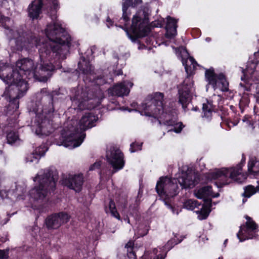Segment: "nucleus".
<instances>
[{
	"mask_svg": "<svg viewBox=\"0 0 259 259\" xmlns=\"http://www.w3.org/2000/svg\"><path fill=\"white\" fill-rule=\"evenodd\" d=\"M9 248L5 249H0V259H8L9 257Z\"/></svg>",
	"mask_w": 259,
	"mask_h": 259,
	"instance_id": "obj_43",
	"label": "nucleus"
},
{
	"mask_svg": "<svg viewBox=\"0 0 259 259\" xmlns=\"http://www.w3.org/2000/svg\"><path fill=\"white\" fill-rule=\"evenodd\" d=\"M132 3L133 0H123L122 15L120 20H122L124 23L123 25L116 24V26L124 30L128 37L133 42H136L139 38L147 36L150 32L149 25L150 11L146 7L139 10L133 15L132 24L128 26L132 14L129 8L132 6Z\"/></svg>",
	"mask_w": 259,
	"mask_h": 259,
	"instance_id": "obj_2",
	"label": "nucleus"
},
{
	"mask_svg": "<svg viewBox=\"0 0 259 259\" xmlns=\"http://www.w3.org/2000/svg\"><path fill=\"white\" fill-rule=\"evenodd\" d=\"M106 20H107V22H108L109 23V24L110 26H112L113 25V22L109 17H107Z\"/></svg>",
	"mask_w": 259,
	"mask_h": 259,
	"instance_id": "obj_55",
	"label": "nucleus"
},
{
	"mask_svg": "<svg viewBox=\"0 0 259 259\" xmlns=\"http://www.w3.org/2000/svg\"><path fill=\"white\" fill-rule=\"evenodd\" d=\"M222 111L224 112H223L224 116H225L226 115V109L223 108Z\"/></svg>",
	"mask_w": 259,
	"mask_h": 259,
	"instance_id": "obj_61",
	"label": "nucleus"
},
{
	"mask_svg": "<svg viewBox=\"0 0 259 259\" xmlns=\"http://www.w3.org/2000/svg\"><path fill=\"white\" fill-rule=\"evenodd\" d=\"M126 249V255L127 259H137V255L134 250V242L129 241L125 246Z\"/></svg>",
	"mask_w": 259,
	"mask_h": 259,
	"instance_id": "obj_30",
	"label": "nucleus"
},
{
	"mask_svg": "<svg viewBox=\"0 0 259 259\" xmlns=\"http://www.w3.org/2000/svg\"><path fill=\"white\" fill-rule=\"evenodd\" d=\"M143 3L142 0H133V3L132 4V8H136L139 5H141Z\"/></svg>",
	"mask_w": 259,
	"mask_h": 259,
	"instance_id": "obj_49",
	"label": "nucleus"
},
{
	"mask_svg": "<svg viewBox=\"0 0 259 259\" xmlns=\"http://www.w3.org/2000/svg\"><path fill=\"white\" fill-rule=\"evenodd\" d=\"M242 122L245 126L251 130H254L256 127L259 128V114H255L254 117L248 115H245L242 118Z\"/></svg>",
	"mask_w": 259,
	"mask_h": 259,
	"instance_id": "obj_23",
	"label": "nucleus"
},
{
	"mask_svg": "<svg viewBox=\"0 0 259 259\" xmlns=\"http://www.w3.org/2000/svg\"><path fill=\"white\" fill-rule=\"evenodd\" d=\"M165 125L168 126H174V127L171 131L176 133H180L184 127L182 122H178V117L176 111L172 109H169L167 117L163 120Z\"/></svg>",
	"mask_w": 259,
	"mask_h": 259,
	"instance_id": "obj_17",
	"label": "nucleus"
},
{
	"mask_svg": "<svg viewBox=\"0 0 259 259\" xmlns=\"http://www.w3.org/2000/svg\"><path fill=\"white\" fill-rule=\"evenodd\" d=\"M202 199L204 201V204L203 205H206L207 207H209L211 208V207L212 206L211 205V202H212L211 199L209 198H208V197L203 198Z\"/></svg>",
	"mask_w": 259,
	"mask_h": 259,
	"instance_id": "obj_48",
	"label": "nucleus"
},
{
	"mask_svg": "<svg viewBox=\"0 0 259 259\" xmlns=\"http://www.w3.org/2000/svg\"><path fill=\"white\" fill-rule=\"evenodd\" d=\"M218 259H223V257L222 256H220L218 258Z\"/></svg>",
	"mask_w": 259,
	"mask_h": 259,
	"instance_id": "obj_64",
	"label": "nucleus"
},
{
	"mask_svg": "<svg viewBox=\"0 0 259 259\" xmlns=\"http://www.w3.org/2000/svg\"><path fill=\"white\" fill-rule=\"evenodd\" d=\"M218 82L221 84V90L223 92H227L229 91V82L224 74L223 73H219V80Z\"/></svg>",
	"mask_w": 259,
	"mask_h": 259,
	"instance_id": "obj_34",
	"label": "nucleus"
},
{
	"mask_svg": "<svg viewBox=\"0 0 259 259\" xmlns=\"http://www.w3.org/2000/svg\"><path fill=\"white\" fill-rule=\"evenodd\" d=\"M211 211L210 207H207L206 205H203L200 210H198L196 213L198 214V218L200 220H205L208 217Z\"/></svg>",
	"mask_w": 259,
	"mask_h": 259,
	"instance_id": "obj_35",
	"label": "nucleus"
},
{
	"mask_svg": "<svg viewBox=\"0 0 259 259\" xmlns=\"http://www.w3.org/2000/svg\"><path fill=\"white\" fill-rule=\"evenodd\" d=\"M230 109H231V110L233 112H235V107H234L233 106L231 105V106H230Z\"/></svg>",
	"mask_w": 259,
	"mask_h": 259,
	"instance_id": "obj_59",
	"label": "nucleus"
},
{
	"mask_svg": "<svg viewBox=\"0 0 259 259\" xmlns=\"http://www.w3.org/2000/svg\"><path fill=\"white\" fill-rule=\"evenodd\" d=\"M257 65V60L248 62L246 65V71L249 73L251 77H255L256 74V68Z\"/></svg>",
	"mask_w": 259,
	"mask_h": 259,
	"instance_id": "obj_32",
	"label": "nucleus"
},
{
	"mask_svg": "<svg viewBox=\"0 0 259 259\" xmlns=\"http://www.w3.org/2000/svg\"><path fill=\"white\" fill-rule=\"evenodd\" d=\"M43 4L41 0H33L28 7V14L30 18L33 20L39 19L42 13Z\"/></svg>",
	"mask_w": 259,
	"mask_h": 259,
	"instance_id": "obj_18",
	"label": "nucleus"
},
{
	"mask_svg": "<svg viewBox=\"0 0 259 259\" xmlns=\"http://www.w3.org/2000/svg\"><path fill=\"white\" fill-rule=\"evenodd\" d=\"M197 203L194 200L191 199H189L186 200L184 203V207L187 209L193 210L196 208L195 204Z\"/></svg>",
	"mask_w": 259,
	"mask_h": 259,
	"instance_id": "obj_41",
	"label": "nucleus"
},
{
	"mask_svg": "<svg viewBox=\"0 0 259 259\" xmlns=\"http://www.w3.org/2000/svg\"><path fill=\"white\" fill-rule=\"evenodd\" d=\"M189 59L191 63V65H193V68L191 65H188L187 64V60H183V64L185 66V69L187 73V77H191L194 74V71L196 69V66L198 65L197 62L193 57L190 56Z\"/></svg>",
	"mask_w": 259,
	"mask_h": 259,
	"instance_id": "obj_27",
	"label": "nucleus"
},
{
	"mask_svg": "<svg viewBox=\"0 0 259 259\" xmlns=\"http://www.w3.org/2000/svg\"><path fill=\"white\" fill-rule=\"evenodd\" d=\"M257 162H254L253 160H250L248 163V171L249 174L252 175H256L258 172H259V170L257 171H254L253 170V167L255 166V164Z\"/></svg>",
	"mask_w": 259,
	"mask_h": 259,
	"instance_id": "obj_42",
	"label": "nucleus"
},
{
	"mask_svg": "<svg viewBox=\"0 0 259 259\" xmlns=\"http://www.w3.org/2000/svg\"><path fill=\"white\" fill-rule=\"evenodd\" d=\"M122 74V70H119L118 71V73H117V74L118 75H121Z\"/></svg>",
	"mask_w": 259,
	"mask_h": 259,
	"instance_id": "obj_60",
	"label": "nucleus"
},
{
	"mask_svg": "<svg viewBox=\"0 0 259 259\" xmlns=\"http://www.w3.org/2000/svg\"><path fill=\"white\" fill-rule=\"evenodd\" d=\"M70 219V215L65 212L53 213L46 218L45 224L48 230H56L62 225L68 223Z\"/></svg>",
	"mask_w": 259,
	"mask_h": 259,
	"instance_id": "obj_13",
	"label": "nucleus"
},
{
	"mask_svg": "<svg viewBox=\"0 0 259 259\" xmlns=\"http://www.w3.org/2000/svg\"><path fill=\"white\" fill-rule=\"evenodd\" d=\"M142 143H139L137 142H133L130 145V151H131V153H133L139 150H141L142 149Z\"/></svg>",
	"mask_w": 259,
	"mask_h": 259,
	"instance_id": "obj_40",
	"label": "nucleus"
},
{
	"mask_svg": "<svg viewBox=\"0 0 259 259\" xmlns=\"http://www.w3.org/2000/svg\"><path fill=\"white\" fill-rule=\"evenodd\" d=\"M196 197L198 199H202L203 198L211 196L212 198H217L220 196L219 193H214L212 191L211 186L207 185L201 187L195 191Z\"/></svg>",
	"mask_w": 259,
	"mask_h": 259,
	"instance_id": "obj_22",
	"label": "nucleus"
},
{
	"mask_svg": "<svg viewBox=\"0 0 259 259\" xmlns=\"http://www.w3.org/2000/svg\"><path fill=\"white\" fill-rule=\"evenodd\" d=\"M177 182L182 189L191 188L195 186L194 176L190 168L183 170L181 176L177 179H170L168 177H161L157 181L156 191L160 196L174 197L179 193Z\"/></svg>",
	"mask_w": 259,
	"mask_h": 259,
	"instance_id": "obj_5",
	"label": "nucleus"
},
{
	"mask_svg": "<svg viewBox=\"0 0 259 259\" xmlns=\"http://www.w3.org/2000/svg\"><path fill=\"white\" fill-rule=\"evenodd\" d=\"M256 189L257 190H259V185L256 187Z\"/></svg>",
	"mask_w": 259,
	"mask_h": 259,
	"instance_id": "obj_63",
	"label": "nucleus"
},
{
	"mask_svg": "<svg viewBox=\"0 0 259 259\" xmlns=\"http://www.w3.org/2000/svg\"><path fill=\"white\" fill-rule=\"evenodd\" d=\"M71 100L81 110L94 109L99 107L102 102V99L97 95L93 89L82 90L80 94H75L71 97Z\"/></svg>",
	"mask_w": 259,
	"mask_h": 259,
	"instance_id": "obj_10",
	"label": "nucleus"
},
{
	"mask_svg": "<svg viewBox=\"0 0 259 259\" xmlns=\"http://www.w3.org/2000/svg\"><path fill=\"white\" fill-rule=\"evenodd\" d=\"M106 157L107 162L113 168V174L123 168L125 164L124 155L119 148H111L110 150L107 151Z\"/></svg>",
	"mask_w": 259,
	"mask_h": 259,
	"instance_id": "obj_12",
	"label": "nucleus"
},
{
	"mask_svg": "<svg viewBox=\"0 0 259 259\" xmlns=\"http://www.w3.org/2000/svg\"><path fill=\"white\" fill-rule=\"evenodd\" d=\"M244 218L246 222L245 224L240 227L237 234L238 239L240 241H243L246 239L257 238V233L258 232V225L249 216L245 215Z\"/></svg>",
	"mask_w": 259,
	"mask_h": 259,
	"instance_id": "obj_11",
	"label": "nucleus"
},
{
	"mask_svg": "<svg viewBox=\"0 0 259 259\" xmlns=\"http://www.w3.org/2000/svg\"><path fill=\"white\" fill-rule=\"evenodd\" d=\"M164 23V21L157 20L152 22L153 27H162Z\"/></svg>",
	"mask_w": 259,
	"mask_h": 259,
	"instance_id": "obj_47",
	"label": "nucleus"
},
{
	"mask_svg": "<svg viewBox=\"0 0 259 259\" xmlns=\"http://www.w3.org/2000/svg\"><path fill=\"white\" fill-rule=\"evenodd\" d=\"M164 94L160 92L155 93L150 100L142 104L141 115L163 120L167 117L168 110L163 106Z\"/></svg>",
	"mask_w": 259,
	"mask_h": 259,
	"instance_id": "obj_8",
	"label": "nucleus"
},
{
	"mask_svg": "<svg viewBox=\"0 0 259 259\" xmlns=\"http://www.w3.org/2000/svg\"><path fill=\"white\" fill-rule=\"evenodd\" d=\"M254 98L256 99V102L259 105V91L254 95Z\"/></svg>",
	"mask_w": 259,
	"mask_h": 259,
	"instance_id": "obj_54",
	"label": "nucleus"
},
{
	"mask_svg": "<svg viewBox=\"0 0 259 259\" xmlns=\"http://www.w3.org/2000/svg\"><path fill=\"white\" fill-rule=\"evenodd\" d=\"M142 194H140V190L138 192V195L136 197V204L137 205H138L139 204L140 202V201H141V198L142 197Z\"/></svg>",
	"mask_w": 259,
	"mask_h": 259,
	"instance_id": "obj_53",
	"label": "nucleus"
},
{
	"mask_svg": "<svg viewBox=\"0 0 259 259\" xmlns=\"http://www.w3.org/2000/svg\"><path fill=\"white\" fill-rule=\"evenodd\" d=\"M194 201H195L197 202L195 204L196 208L198 207L199 206H200L201 205V203L200 202H199L197 200H194Z\"/></svg>",
	"mask_w": 259,
	"mask_h": 259,
	"instance_id": "obj_56",
	"label": "nucleus"
},
{
	"mask_svg": "<svg viewBox=\"0 0 259 259\" xmlns=\"http://www.w3.org/2000/svg\"><path fill=\"white\" fill-rule=\"evenodd\" d=\"M240 118L238 116H236L235 117L233 121H230L231 123H232V126H235L236 125L238 122H239Z\"/></svg>",
	"mask_w": 259,
	"mask_h": 259,
	"instance_id": "obj_52",
	"label": "nucleus"
},
{
	"mask_svg": "<svg viewBox=\"0 0 259 259\" xmlns=\"http://www.w3.org/2000/svg\"><path fill=\"white\" fill-rule=\"evenodd\" d=\"M105 211L106 213H110L113 217L120 220V215L117 210L115 203L113 199H110L108 206L105 207Z\"/></svg>",
	"mask_w": 259,
	"mask_h": 259,
	"instance_id": "obj_28",
	"label": "nucleus"
},
{
	"mask_svg": "<svg viewBox=\"0 0 259 259\" xmlns=\"http://www.w3.org/2000/svg\"><path fill=\"white\" fill-rule=\"evenodd\" d=\"M98 117L92 113H85L79 120L78 126L71 131H62L59 138V145L65 147L75 148L79 146L85 137L84 132L95 125Z\"/></svg>",
	"mask_w": 259,
	"mask_h": 259,
	"instance_id": "obj_6",
	"label": "nucleus"
},
{
	"mask_svg": "<svg viewBox=\"0 0 259 259\" xmlns=\"http://www.w3.org/2000/svg\"><path fill=\"white\" fill-rule=\"evenodd\" d=\"M190 78L186 77L182 85L178 90L179 102L182 105L184 109L187 108V106L191 102L192 99L191 92L193 82H190Z\"/></svg>",
	"mask_w": 259,
	"mask_h": 259,
	"instance_id": "obj_14",
	"label": "nucleus"
},
{
	"mask_svg": "<svg viewBox=\"0 0 259 259\" xmlns=\"http://www.w3.org/2000/svg\"><path fill=\"white\" fill-rule=\"evenodd\" d=\"M47 150V149L44 146L37 147L33 152L27 155L25 157L26 162L38 163L40 157L45 155Z\"/></svg>",
	"mask_w": 259,
	"mask_h": 259,
	"instance_id": "obj_21",
	"label": "nucleus"
},
{
	"mask_svg": "<svg viewBox=\"0 0 259 259\" xmlns=\"http://www.w3.org/2000/svg\"><path fill=\"white\" fill-rule=\"evenodd\" d=\"M167 254V252L164 254L160 253L157 255H156L153 259H164Z\"/></svg>",
	"mask_w": 259,
	"mask_h": 259,
	"instance_id": "obj_50",
	"label": "nucleus"
},
{
	"mask_svg": "<svg viewBox=\"0 0 259 259\" xmlns=\"http://www.w3.org/2000/svg\"><path fill=\"white\" fill-rule=\"evenodd\" d=\"M131 106L133 108V110H135V111H139L140 112L141 111H139L140 108L137 103L133 102L131 104Z\"/></svg>",
	"mask_w": 259,
	"mask_h": 259,
	"instance_id": "obj_51",
	"label": "nucleus"
},
{
	"mask_svg": "<svg viewBox=\"0 0 259 259\" xmlns=\"http://www.w3.org/2000/svg\"><path fill=\"white\" fill-rule=\"evenodd\" d=\"M130 92L129 89L123 83L115 85L110 90V93L113 96L121 97L126 96Z\"/></svg>",
	"mask_w": 259,
	"mask_h": 259,
	"instance_id": "obj_25",
	"label": "nucleus"
},
{
	"mask_svg": "<svg viewBox=\"0 0 259 259\" xmlns=\"http://www.w3.org/2000/svg\"><path fill=\"white\" fill-rule=\"evenodd\" d=\"M215 106L213 105L212 101L206 99L205 102L202 104L201 117L207 121H210L213 112H215Z\"/></svg>",
	"mask_w": 259,
	"mask_h": 259,
	"instance_id": "obj_20",
	"label": "nucleus"
},
{
	"mask_svg": "<svg viewBox=\"0 0 259 259\" xmlns=\"http://www.w3.org/2000/svg\"><path fill=\"white\" fill-rule=\"evenodd\" d=\"M61 95L59 90L50 92L48 89H41L38 94V102L42 107L41 113L36 114L34 123L36 125L37 135H48L51 127V122L55 110V105L58 100L57 97Z\"/></svg>",
	"mask_w": 259,
	"mask_h": 259,
	"instance_id": "obj_4",
	"label": "nucleus"
},
{
	"mask_svg": "<svg viewBox=\"0 0 259 259\" xmlns=\"http://www.w3.org/2000/svg\"><path fill=\"white\" fill-rule=\"evenodd\" d=\"M38 180V184L29 192L30 197L35 200H42L48 194L54 193L56 189L58 178L51 168L44 170L42 175L37 174L33 181Z\"/></svg>",
	"mask_w": 259,
	"mask_h": 259,
	"instance_id": "obj_7",
	"label": "nucleus"
},
{
	"mask_svg": "<svg viewBox=\"0 0 259 259\" xmlns=\"http://www.w3.org/2000/svg\"><path fill=\"white\" fill-rule=\"evenodd\" d=\"M10 21V18L8 17L5 16L0 13V25L5 29L9 30L10 27L7 24Z\"/></svg>",
	"mask_w": 259,
	"mask_h": 259,
	"instance_id": "obj_39",
	"label": "nucleus"
},
{
	"mask_svg": "<svg viewBox=\"0 0 259 259\" xmlns=\"http://www.w3.org/2000/svg\"><path fill=\"white\" fill-rule=\"evenodd\" d=\"M178 21L169 16L167 17V22L165 26V37L171 39L174 38L177 34Z\"/></svg>",
	"mask_w": 259,
	"mask_h": 259,
	"instance_id": "obj_19",
	"label": "nucleus"
},
{
	"mask_svg": "<svg viewBox=\"0 0 259 259\" xmlns=\"http://www.w3.org/2000/svg\"><path fill=\"white\" fill-rule=\"evenodd\" d=\"M15 88L18 91L17 95L16 97H12L11 91L8 90H6L3 95V97H4L7 101H9V104L6 107V112L7 114L12 115L18 109L19 107V99L23 96V94L26 92L19 91L16 86H15Z\"/></svg>",
	"mask_w": 259,
	"mask_h": 259,
	"instance_id": "obj_15",
	"label": "nucleus"
},
{
	"mask_svg": "<svg viewBox=\"0 0 259 259\" xmlns=\"http://www.w3.org/2000/svg\"><path fill=\"white\" fill-rule=\"evenodd\" d=\"M6 139L8 144L13 145L17 141L20 140L18 132L13 130L7 131Z\"/></svg>",
	"mask_w": 259,
	"mask_h": 259,
	"instance_id": "obj_29",
	"label": "nucleus"
},
{
	"mask_svg": "<svg viewBox=\"0 0 259 259\" xmlns=\"http://www.w3.org/2000/svg\"><path fill=\"white\" fill-rule=\"evenodd\" d=\"M45 31L50 41L39 48L40 63L35 67V73L33 72V78L43 82L62 68V61L69 53L72 41L70 35L56 22L48 24Z\"/></svg>",
	"mask_w": 259,
	"mask_h": 259,
	"instance_id": "obj_1",
	"label": "nucleus"
},
{
	"mask_svg": "<svg viewBox=\"0 0 259 259\" xmlns=\"http://www.w3.org/2000/svg\"><path fill=\"white\" fill-rule=\"evenodd\" d=\"M43 7L45 8L53 9L55 12L59 8V2L57 0H41Z\"/></svg>",
	"mask_w": 259,
	"mask_h": 259,
	"instance_id": "obj_33",
	"label": "nucleus"
},
{
	"mask_svg": "<svg viewBox=\"0 0 259 259\" xmlns=\"http://www.w3.org/2000/svg\"><path fill=\"white\" fill-rule=\"evenodd\" d=\"M83 182V176L82 174L69 175L68 178L64 179L62 181V184L64 186L78 193L82 190Z\"/></svg>",
	"mask_w": 259,
	"mask_h": 259,
	"instance_id": "obj_16",
	"label": "nucleus"
},
{
	"mask_svg": "<svg viewBox=\"0 0 259 259\" xmlns=\"http://www.w3.org/2000/svg\"><path fill=\"white\" fill-rule=\"evenodd\" d=\"M239 85L242 88L244 91L250 92L251 91V85L250 84L245 82V83H240Z\"/></svg>",
	"mask_w": 259,
	"mask_h": 259,
	"instance_id": "obj_46",
	"label": "nucleus"
},
{
	"mask_svg": "<svg viewBox=\"0 0 259 259\" xmlns=\"http://www.w3.org/2000/svg\"><path fill=\"white\" fill-rule=\"evenodd\" d=\"M257 191L256 188L252 185H248L245 187L243 196L246 198H249L254 194Z\"/></svg>",
	"mask_w": 259,
	"mask_h": 259,
	"instance_id": "obj_38",
	"label": "nucleus"
},
{
	"mask_svg": "<svg viewBox=\"0 0 259 259\" xmlns=\"http://www.w3.org/2000/svg\"><path fill=\"white\" fill-rule=\"evenodd\" d=\"M148 229L146 227H144L143 229L139 228L137 231V234L139 237H143L148 234Z\"/></svg>",
	"mask_w": 259,
	"mask_h": 259,
	"instance_id": "obj_45",
	"label": "nucleus"
},
{
	"mask_svg": "<svg viewBox=\"0 0 259 259\" xmlns=\"http://www.w3.org/2000/svg\"><path fill=\"white\" fill-rule=\"evenodd\" d=\"M35 67L32 60L23 58L16 62V68L7 63L0 62V78L9 85L16 86L20 91L26 92L28 89L26 79L33 77Z\"/></svg>",
	"mask_w": 259,
	"mask_h": 259,
	"instance_id": "obj_3",
	"label": "nucleus"
},
{
	"mask_svg": "<svg viewBox=\"0 0 259 259\" xmlns=\"http://www.w3.org/2000/svg\"><path fill=\"white\" fill-rule=\"evenodd\" d=\"M250 102L249 94L243 93L239 103V108L241 113H243L245 109L248 106Z\"/></svg>",
	"mask_w": 259,
	"mask_h": 259,
	"instance_id": "obj_31",
	"label": "nucleus"
},
{
	"mask_svg": "<svg viewBox=\"0 0 259 259\" xmlns=\"http://www.w3.org/2000/svg\"><path fill=\"white\" fill-rule=\"evenodd\" d=\"M89 81L94 83L97 85H102L106 83V80L103 75L96 76L94 73L89 77Z\"/></svg>",
	"mask_w": 259,
	"mask_h": 259,
	"instance_id": "obj_36",
	"label": "nucleus"
},
{
	"mask_svg": "<svg viewBox=\"0 0 259 259\" xmlns=\"http://www.w3.org/2000/svg\"><path fill=\"white\" fill-rule=\"evenodd\" d=\"M245 163V157L244 154L240 162L236 167L224 168L210 174L211 178L214 180L220 179L215 182L218 188H222L230 183L229 179L237 182H240L237 177L241 174L242 167Z\"/></svg>",
	"mask_w": 259,
	"mask_h": 259,
	"instance_id": "obj_9",
	"label": "nucleus"
},
{
	"mask_svg": "<svg viewBox=\"0 0 259 259\" xmlns=\"http://www.w3.org/2000/svg\"><path fill=\"white\" fill-rule=\"evenodd\" d=\"M183 240V237H181L180 239L178 238L177 234H175L174 237L168 240L166 244L164 245V247L167 251L170 250L175 245L181 243Z\"/></svg>",
	"mask_w": 259,
	"mask_h": 259,
	"instance_id": "obj_37",
	"label": "nucleus"
},
{
	"mask_svg": "<svg viewBox=\"0 0 259 259\" xmlns=\"http://www.w3.org/2000/svg\"><path fill=\"white\" fill-rule=\"evenodd\" d=\"M192 110L195 111H199V108L198 107L196 106V107H193Z\"/></svg>",
	"mask_w": 259,
	"mask_h": 259,
	"instance_id": "obj_57",
	"label": "nucleus"
},
{
	"mask_svg": "<svg viewBox=\"0 0 259 259\" xmlns=\"http://www.w3.org/2000/svg\"><path fill=\"white\" fill-rule=\"evenodd\" d=\"M81 60L82 61H79L78 63V68L83 74L90 77L94 73L93 67L89 61L85 60L84 57H82Z\"/></svg>",
	"mask_w": 259,
	"mask_h": 259,
	"instance_id": "obj_24",
	"label": "nucleus"
},
{
	"mask_svg": "<svg viewBox=\"0 0 259 259\" xmlns=\"http://www.w3.org/2000/svg\"><path fill=\"white\" fill-rule=\"evenodd\" d=\"M205 77L208 83L215 88L217 85L219 80V74H216L214 69L211 67L206 69L205 72Z\"/></svg>",
	"mask_w": 259,
	"mask_h": 259,
	"instance_id": "obj_26",
	"label": "nucleus"
},
{
	"mask_svg": "<svg viewBox=\"0 0 259 259\" xmlns=\"http://www.w3.org/2000/svg\"><path fill=\"white\" fill-rule=\"evenodd\" d=\"M245 70H244V69L242 70V72L243 73V75L242 76H241V80H244V78H245Z\"/></svg>",
	"mask_w": 259,
	"mask_h": 259,
	"instance_id": "obj_58",
	"label": "nucleus"
},
{
	"mask_svg": "<svg viewBox=\"0 0 259 259\" xmlns=\"http://www.w3.org/2000/svg\"><path fill=\"white\" fill-rule=\"evenodd\" d=\"M102 165V161H96L93 164L91 165L89 168L90 171L95 170L96 169H100Z\"/></svg>",
	"mask_w": 259,
	"mask_h": 259,
	"instance_id": "obj_44",
	"label": "nucleus"
},
{
	"mask_svg": "<svg viewBox=\"0 0 259 259\" xmlns=\"http://www.w3.org/2000/svg\"><path fill=\"white\" fill-rule=\"evenodd\" d=\"M228 241V240L227 239H226V240H225V241H224V244H226L227 243Z\"/></svg>",
	"mask_w": 259,
	"mask_h": 259,
	"instance_id": "obj_62",
	"label": "nucleus"
}]
</instances>
